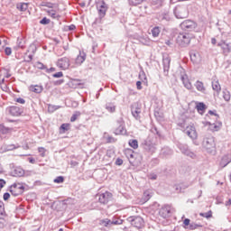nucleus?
Listing matches in <instances>:
<instances>
[{"label": "nucleus", "instance_id": "f257e3e1", "mask_svg": "<svg viewBox=\"0 0 231 231\" xmlns=\"http://www.w3.org/2000/svg\"><path fill=\"white\" fill-rule=\"evenodd\" d=\"M202 145L209 154H214V152H216V141L214 136L208 135V137H205Z\"/></svg>", "mask_w": 231, "mask_h": 231}, {"label": "nucleus", "instance_id": "f03ea898", "mask_svg": "<svg viewBox=\"0 0 231 231\" xmlns=\"http://www.w3.org/2000/svg\"><path fill=\"white\" fill-rule=\"evenodd\" d=\"M192 40V34L182 32L180 33L177 37V43L181 48H187L190 44V41Z\"/></svg>", "mask_w": 231, "mask_h": 231}, {"label": "nucleus", "instance_id": "7ed1b4c3", "mask_svg": "<svg viewBox=\"0 0 231 231\" xmlns=\"http://www.w3.org/2000/svg\"><path fill=\"white\" fill-rule=\"evenodd\" d=\"M127 221L132 225V226H134V228H137L138 230L145 226V221L140 216L129 217Z\"/></svg>", "mask_w": 231, "mask_h": 231}, {"label": "nucleus", "instance_id": "20e7f679", "mask_svg": "<svg viewBox=\"0 0 231 231\" xmlns=\"http://www.w3.org/2000/svg\"><path fill=\"white\" fill-rule=\"evenodd\" d=\"M173 14L177 19H186L189 17V10L185 5H177L174 8Z\"/></svg>", "mask_w": 231, "mask_h": 231}, {"label": "nucleus", "instance_id": "39448f33", "mask_svg": "<svg viewBox=\"0 0 231 231\" xmlns=\"http://www.w3.org/2000/svg\"><path fill=\"white\" fill-rule=\"evenodd\" d=\"M143 151H145V152H148V154H154V152H156L157 150L156 143L148 138L143 143Z\"/></svg>", "mask_w": 231, "mask_h": 231}, {"label": "nucleus", "instance_id": "423d86ee", "mask_svg": "<svg viewBox=\"0 0 231 231\" xmlns=\"http://www.w3.org/2000/svg\"><path fill=\"white\" fill-rule=\"evenodd\" d=\"M125 123L124 122V118L120 117L116 122V129L114 131V134H125Z\"/></svg>", "mask_w": 231, "mask_h": 231}, {"label": "nucleus", "instance_id": "0eeeda50", "mask_svg": "<svg viewBox=\"0 0 231 231\" xmlns=\"http://www.w3.org/2000/svg\"><path fill=\"white\" fill-rule=\"evenodd\" d=\"M97 198H98V201L101 205H107L111 199H113V194L109 191H106L104 193L97 194Z\"/></svg>", "mask_w": 231, "mask_h": 231}, {"label": "nucleus", "instance_id": "6e6552de", "mask_svg": "<svg viewBox=\"0 0 231 231\" xmlns=\"http://www.w3.org/2000/svg\"><path fill=\"white\" fill-rule=\"evenodd\" d=\"M10 192L13 196H21L24 192V186L21 183H14L11 186Z\"/></svg>", "mask_w": 231, "mask_h": 231}, {"label": "nucleus", "instance_id": "1a4fd4ad", "mask_svg": "<svg viewBox=\"0 0 231 231\" xmlns=\"http://www.w3.org/2000/svg\"><path fill=\"white\" fill-rule=\"evenodd\" d=\"M217 46L221 48L224 55H228L231 53V42H227L226 40L222 39L218 43Z\"/></svg>", "mask_w": 231, "mask_h": 231}, {"label": "nucleus", "instance_id": "9d476101", "mask_svg": "<svg viewBox=\"0 0 231 231\" xmlns=\"http://www.w3.org/2000/svg\"><path fill=\"white\" fill-rule=\"evenodd\" d=\"M196 26L197 24L191 20H185L180 23L181 30L185 32H192V30H196Z\"/></svg>", "mask_w": 231, "mask_h": 231}, {"label": "nucleus", "instance_id": "9b49d317", "mask_svg": "<svg viewBox=\"0 0 231 231\" xmlns=\"http://www.w3.org/2000/svg\"><path fill=\"white\" fill-rule=\"evenodd\" d=\"M179 149L181 152L182 154L185 156H188L189 158H192L194 160L196 158V153L190 149H189V146L187 144H179Z\"/></svg>", "mask_w": 231, "mask_h": 231}, {"label": "nucleus", "instance_id": "f8f14e48", "mask_svg": "<svg viewBox=\"0 0 231 231\" xmlns=\"http://www.w3.org/2000/svg\"><path fill=\"white\" fill-rule=\"evenodd\" d=\"M6 111L12 116H21V114L23 113V107L15 106L7 107Z\"/></svg>", "mask_w": 231, "mask_h": 231}, {"label": "nucleus", "instance_id": "ddd939ff", "mask_svg": "<svg viewBox=\"0 0 231 231\" xmlns=\"http://www.w3.org/2000/svg\"><path fill=\"white\" fill-rule=\"evenodd\" d=\"M163 72L167 77L169 75V69H171V57L169 55H164L162 58Z\"/></svg>", "mask_w": 231, "mask_h": 231}, {"label": "nucleus", "instance_id": "4468645a", "mask_svg": "<svg viewBox=\"0 0 231 231\" xmlns=\"http://www.w3.org/2000/svg\"><path fill=\"white\" fill-rule=\"evenodd\" d=\"M184 133L191 138V140H196L198 138V132H196V127L189 125L184 130Z\"/></svg>", "mask_w": 231, "mask_h": 231}, {"label": "nucleus", "instance_id": "2eb2a0df", "mask_svg": "<svg viewBox=\"0 0 231 231\" xmlns=\"http://www.w3.org/2000/svg\"><path fill=\"white\" fill-rule=\"evenodd\" d=\"M131 111L133 116L138 120V118H140V113H142V107L140 106V104L134 103L131 106Z\"/></svg>", "mask_w": 231, "mask_h": 231}, {"label": "nucleus", "instance_id": "dca6fc26", "mask_svg": "<svg viewBox=\"0 0 231 231\" xmlns=\"http://www.w3.org/2000/svg\"><path fill=\"white\" fill-rule=\"evenodd\" d=\"M57 65L60 69H68L69 68V59L67 57L61 58L58 60Z\"/></svg>", "mask_w": 231, "mask_h": 231}, {"label": "nucleus", "instance_id": "f3484780", "mask_svg": "<svg viewBox=\"0 0 231 231\" xmlns=\"http://www.w3.org/2000/svg\"><path fill=\"white\" fill-rule=\"evenodd\" d=\"M180 80L183 83L184 88H186V89H192V83H190V81L189 80V76H187V74H182L180 76Z\"/></svg>", "mask_w": 231, "mask_h": 231}, {"label": "nucleus", "instance_id": "a211bd4d", "mask_svg": "<svg viewBox=\"0 0 231 231\" xmlns=\"http://www.w3.org/2000/svg\"><path fill=\"white\" fill-rule=\"evenodd\" d=\"M230 162H231V154L228 153V154L224 155L221 158L219 165L222 169H224V167H226V165H228V163H230Z\"/></svg>", "mask_w": 231, "mask_h": 231}, {"label": "nucleus", "instance_id": "6ab92c4d", "mask_svg": "<svg viewBox=\"0 0 231 231\" xmlns=\"http://www.w3.org/2000/svg\"><path fill=\"white\" fill-rule=\"evenodd\" d=\"M190 60L194 64H199V62L201 61V56L199 55V52L192 51L190 52Z\"/></svg>", "mask_w": 231, "mask_h": 231}, {"label": "nucleus", "instance_id": "aec40b11", "mask_svg": "<svg viewBox=\"0 0 231 231\" xmlns=\"http://www.w3.org/2000/svg\"><path fill=\"white\" fill-rule=\"evenodd\" d=\"M97 10L100 17H104L106 15V12H107V6L106 5V3L102 2L97 5Z\"/></svg>", "mask_w": 231, "mask_h": 231}, {"label": "nucleus", "instance_id": "412c9836", "mask_svg": "<svg viewBox=\"0 0 231 231\" xmlns=\"http://www.w3.org/2000/svg\"><path fill=\"white\" fill-rule=\"evenodd\" d=\"M196 109L199 115H204L205 111H207V105L205 103H197Z\"/></svg>", "mask_w": 231, "mask_h": 231}, {"label": "nucleus", "instance_id": "4be33fe9", "mask_svg": "<svg viewBox=\"0 0 231 231\" xmlns=\"http://www.w3.org/2000/svg\"><path fill=\"white\" fill-rule=\"evenodd\" d=\"M12 175L21 178V177L24 176V170H23V168H21V167H16L12 171Z\"/></svg>", "mask_w": 231, "mask_h": 231}, {"label": "nucleus", "instance_id": "5701e85b", "mask_svg": "<svg viewBox=\"0 0 231 231\" xmlns=\"http://www.w3.org/2000/svg\"><path fill=\"white\" fill-rule=\"evenodd\" d=\"M86 60V53L79 51V55L76 58L77 66H80Z\"/></svg>", "mask_w": 231, "mask_h": 231}, {"label": "nucleus", "instance_id": "b1692460", "mask_svg": "<svg viewBox=\"0 0 231 231\" xmlns=\"http://www.w3.org/2000/svg\"><path fill=\"white\" fill-rule=\"evenodd\" d=\"M208 124L210 125L211 131H219V129H221V126L223 125L221 122H216V123L208 122Z\"/></svg>", "mask_w": 231, "mask_h": 231}, {"label": "nucleus", "instance_id": "393cba45", "mask_svg": "<svg viewBox=\"0 0 231 231\" xmlns=\"http://www.w3.org/2000/svg\"><path fill=\"white\" fill-rule=\"evenodd\" d=\"M172 149L169 147H163L161 151V156H164V158H167V156H172Z\"/></svg>", "mask_w": 231, "mask_h": 231}, {"label": "nucleus", "instance_id": "a878e982", "mask_svg": "<svg viewBox=\"0 0 231 231\" xmlns=\"http://www.w3.org/2000/svg\"><path fill=\"white\" fill-rule=\"evenodd\" d=\"M212 89L216 91L217 94L221 93V85L219 84L218 80L212 81Z\"/></svg>", "mask_w": 231, "mask_h": 231}, {"label": "nucleus", "instance_id": "bb28decb", "mask_svg": "<svg viewBox=\"0 0 231 231\" xmlns=\"http://www.w3.org/2000/svg\"><path fill=\"white\" fill-rule=\"evenodd\" d=\"M195 88L196 89H198L200 93H205V91H207V88H205V85L203 84V82L198 80L195 83Z\"/></svg>", "mask_w": 231, "mask_h": 231}, {"label": "nucleus", "instance_id": "cd10ccee", "mask_svg": "<svg viewBox=\"0 0 231 231\" xmlns=\"http://www.w3.org/2000/svg\"><path fill=\"white\" fill-rule=\"evenodd\" d=\"M105 107L108 113H115L116 111V105L115 103H106Z\"/></svg>", "mask_w": 231, "mask_h": 231}, {"label": "nucleus", "instance_id": "c85d7f7f", "mask_svg": "<svg viewBox=\"0 0 231 231\" xmlns=\"http://www.w3.org/2000/svg\"><path fill=\"white\" fill-rule=\"evenodd\" d=\"M161 216L162 217H169V215L171 214V208L169 207H164L160 210Z\"/></svg>", "mask_w": 231, "mask_h": 231}, {"label": "nucleus", "instance_id": "c756f323", "mask_svg": "<svg viewBox=\"0 0 231 231\" xmlns=\"http://www.w3.org/2000/svg\"><path fill=\"white\" fill-rule=\"evenodd\" d=\"M16 8L20 12H26L28 10V4L27 3H18L16 5Z\"/></svg>", "mask_w": 231, "mask_h": 231}, {"label": "nucleus", "instance_id": "7c9ffc66", "mask_svg": "<svg viewBox=\"0 0 231 231\" xmlns=\"http://www.w3.org/2000/svg\"><path fill=\"white\" fill-rule=\"evenodd\" d=\"M42 86L34 85L30 87V91H32V93H42Z\"/></svg>", "mask_w": 231, "mask_h": 231}, {"label": "nucleus", "instance_id": "2f4dec72", "mask_svg": "<svg viewBox=\"0 0 231 231\" xmlns=\"http://www.w3.org/2000/svg\"><path fill=\"white\" fill-rule=\"evenodd\" d=\"M9 133H12V129L0 125V136H3V134H9Z\"/></svg>", "mask_w": 231, "mask_h": 231}, {"label": "nucleus", "instance_id": "473e14b6", "mask_svg": "<svg viewBox=\"0 0 231 231\" xmlns=\"http://www.w3.org/2000/svg\"><path fill=\"white\" fill-rule=\"evenodd\" d=\"M222 97L226 102H230V98H231L230 91H228L227 89H224L222 91Z\"/></svg>", "mask_w": 231, "mask_h": 231}, {"label": "nucleus", "instance_id": "72a5a7b5", "mask_svg": "<svg viewBox=\"0 0 231 231\" xmlns=\"http://www.w3.org/2000/svg\"><path fill=\"white\" fill-rule=\"evenodd\" d=\"M139 42L144 46H149V44H151V39H149V37L142 36L139 38Z\"/></svg>", "mask_w": 231, "mask_h": 231}, {"label": "nucleus", "instance_id": "f704fd0d", "mask_svg": "<svg viewBox=\"0 0 231 231\" xmlns=\"http://www.w3.org/2000/svg\"><path fill=\"white\" fill-rule=\"evenodd\" d=\"M134 152L133 150H128L125 152L126 158H128L130 163H133V160H134V154H133Z\"/></svg>", "mask_w": 231, "mask_h": 231}, {"label": "nucleus", "instance_id": "c9c22d12", "mask_svg": "<svg viewBox=\"0 0 231 231\" xmlns=\"http://www.w3.org/2000/svg\"><path fill=\"white\" fill-rule=\"evenodd\" d=\"M160 21H169L171 16H169V13H162L159 15Z\"/></svg>", "mask_w": 231, "mask_h": 231}, {"label": "nucleus", "instance_id": "e433bc0d", "mask_svg": "<svg viewBox=\"0 0 231 231\" xmlns=\"http://www.w3.org/2000/svg\"><path fill=\"white\" fill-rule=\"evenodd\" d=\"M48 15L51 17L52 19H57L59 17V14H57V11L51 9L47 11Z\"/></svg>", "mask_w": 231, "mask_h": 231}, {"label": "nucleus", "instance_id": "4c0bfd02", "mask_svg": "<svg viewBox=\"0 0 231 231\" xmlns=\"http://www.w3.org/2000/svg\"><path fill=\"white\" fill-rule=\"evenodd\" d=\"M100 225H102V226H111V225L113 224L110 219L106 218V219L100 220Z\"/></svg>", "mask_w": 231, "mask_h": 231}, {"label": "nucleus", "instance_id": "58836bf2", "mask_svg": "<svg viewBox=\"0 0 231 231\" xmlns=\"http://www.w3.org/2000/svg\"><path fill=\"white\" fill-rule=\"evenodd\" d=\"M129 145L132 147V149H137L138 148V140L134 139L129 141Z\"/></svg>", "mask_w": 231, "mask_h": 231}, {"label": "nucleus", "instance_id": "ea45409f", "mask_svg": "<svg viewBox=\"0 0 231 231\" xmlns=\"http://www.w3.org/2000/svg\"><path fill=\"white\" fill-rule=\"evenodd\" d=\"M150 5H152V6H162V3H163V0H149Z\"/></svg>", "mask_w": 231, "mask_h": 231}, {"label": "nucleus", "instance_id": "a19ab883", "mask_svg": "<svg viewBox=\"0 0 231 231\" xmlns=\"http://www.w3.org/2000/svg\"><path fill=\"white\" fill-rule=\"evenodd\" d=\"M160 27H153L152 29V37H158V35H160Z\"/></svg>", "mask_w": 231, "mask_h": 231}, {"label": "nucleus", "instance_id": "79ce46f5", "mask_svg": "<svg viewBox=\"0 0 231 231\" xmlns=\"http://www.w3.org/2000/svg\"><path fill=\"white\" fill-rule=\"evenodd\" d=\"M151 193L149 191H144L143 196V199L144 203H147V201H149V199H151Z\"/></svg>", "mask_w": 231, "mask_h": 231}, {"label": "nucleus", "instance_id": "37998d69", "mask_svg": "<svg viewBox=\"0 0 231 231\" xmlns=\"http://www.w3.org/2000/svg\"><path fill=\"white\" fill-rule=\"evenodd\" d=\"M73 30H77V26L75 24H70L64 27V32H73Z\"/></svg>", "mask_w": 231, "mask_h": 231}, {"label": "nucleus", "instance_id": "c03bdc74", "mask_svg": "<svg viewBox=\"0 0 231 231\" xmlns=\"http://www.w3.org/2000/svg\"><path fill=\"white\" fill-rule=\"evenodd\" d=\"M0 216L2 217H5V216H6V211H5V204L3 202H0Z\"/></svg>", "mask_w": 231, "mask_h": 231}, {"label": "nucleus", "instance_id": "a18cd8bd", "mask_svg": "<svg viewBox=\"0 0 231 231\" xmlns=\"http://www.w3.org/2000/svg\"><path fill=\"white\" fill-rule=\"evenodd\" d=\"M6 226V219L5 217H0V228H5Z\"/></svg>", "mask_w": 231, "mask_h": 231}, {"label": "nucleus", "instance_id": "49530a36", "mask_svg": "<svg viewBox=\"0 0 231 231\" xmlns=\"http://www.w3.org/2000/svg\"><path fill=\"white\" fill-rule=\"evenodd\" d=\"M112 225H122V223H124V220L120 219V218H114L113 220H111Z\"/></svg>", "mask_w": 231, "mask_h": 231}, {"label": "nucleus", "instance_id": "de8ad7c7", "mask_svg": "<svg viewBox=\"0 0 231 231\" xmlns=\"http://www.w3.org/2000/svg\"><path fill=\"white\" fill-rule=\"evenodd\" d=\"M35 67L38 68V69H45L46 70V65H43L42 62L38 61L35 64Z\"/></svg>", "mask_w": 231, "mask_h": 231}, {"label": "nucleus", "instance_id": "09e8293b", "mask_svg": "<svg viewBox=\"0 0 231 231\" xmlns=\"http://www.w3.org/2000/svg\"><path fill=\"white\" fill-rule=\"evenodd\" d=\"M201 225L196 224V223H190L189 224V230H196V228H199Z\"/></svg>", "mask_w": 231, "mask_h": 231}, {"label": "nucleus", "instance_id": "8fccbe9b", "mask_svg": "<svg viewBox=\"0 0 231 231\" xmlns=\"http://www.w3.org/2000/svg\"><path fill=\"white\" fill-rule=\"evenodd\" d=\"M174 189H175V190L178 194H180V192H183V186L182 185L177 184V185L174 186Z\"/></svg>", "mask_w": 231, "mask_h": 231}, {"label": "nucleus", "instance_id": "3c124183", "mask_svg": "<svg viewBox=\"0 0 231 231\" xmlns=\"http://www.w3.org/2000/svg\"><path fill=\"white\" fill-rule=\"evenodd\" d=\"M60 129H61V131H63V133H66V131H69V125L62 124L60 125Z\"/></svg>", "mask_w": 231, "mask_h": 231}, {"label": "nucleus", "instance_id": "603ef678", "mask_svg": "<svg viewBox=\"0 0 231 231\" xmlns=\"http://www.w3.org/2000/svg\"><path fill=\"white\" fill-rule=\"evenodd\" d=\"M199 216L208 219L212 216V211H208V212H206V213H200Z\"/></svg>", "mask_w": 231, "mask_h": 231}, {"label": "nucleus", "instance_id": "864d4df0", "mask_svg": "<svg viewBox=\"0 0 231 231\" xmlns=\"http://www.w3.org/2000/svg\"><path fill=\"white\" fill-rule=\"evenodd\" d=\"M80 116V112H76L75 114H73L72 116L70 117V122H75L78 116Z\"/></svg>", "mask_w": 231, "mask_h": 231}, {"label": "nucleus", "instance_id": "5fc2aeb1", "mask_svg": "<svg viewBox=\"0 0 231 231\" xmlns=\"http://www.w3.org/2000/svg\"><path fill=\"white\" fill-rule=\"evenodd\" d=\"M16 44L18 48H24V41L23 39L18 38Z\"/></svg>", "mask_w": 231, "mask_h": 231}, {"label": "nucleus", "instance_id": "6e6d98bb", "mask_svg": "<svg viewBox=\"0 0 231 231\" xmlns=\"http://www.w3.org/2000/svg\"><path fill=\"white\" fill-rule=\"evenodd\" d=\"M143 0H129L130 5H134V6H136L137 5H141V3Z\"/></svg>", "mask_w": 231, "mask_h": 231}, {"label": "nucleus", "instance_id": "4d7b16f0", "mask_svg": "<svg viewBox=\"0 0 231 231\" xmlns=\"http://www.w3.org/2000/svg\"><path fill=\"white\" fill-rule=\"evenodd\" d=\"M54 183H64V177L59 176L54 180Z\"/></svg>", "mask_w": 231, "mask_h": 231}, {"label": "nucleus", "instance_id": "13d9d810", "mask_svg": "<svg viewBox=\"0 0 231 231\" xmlns=\"http://www.w3.org/2000/svg\"><path fill=\"white\" fill-rule=\"evenodd\" d=\"M51 23V20L46 18V17H43L41 21H40V24H50Z\"/></svg>", "mask_w": 231, "mask_h": 231}, {"label": "nucleus", "instance_id": "bf43d9fd", "mask_svg": "<svg viewBox=\"0 0 231 231\" xmlns=\"http://www.w3.org/2000/svg\"><path fill=\"white\" fill-rule=\"evenodd\" d=\"M40 155L44 158V156H46V149H44L43 147H40V149H38Z\"/></svg>", "mask_w": 231, "mask_h": 231}, {"label": "nucleus", "instance_id": "052dcab7", "mask_svg": "<svg viewBox=\"0 0 231 231\" xmlns=\"http://www.w3.org/2000/svg\"><path fill=\"white\" fill-rule=\"evenodd\" d=\"M115 142H116V139H115V137H113V136H107L106 137V143H115Z\"/></svg>", "mask_w": 231, "mask_h": 231}, {"label": "nucleus", "instance_id": "680f3d73", "mask_svg": "<svg viewBox=\"0 0 231 231\" xmlns=\"http://www.w3.org/2000/svg\"><path fill=\"white\" fill-rule=\"evenodd\" d=\"M63 76H64V74L61 71L57 72V73L52 75V77H54V79H60Z\"/></svg>", "mask_w": 231, "mask_h": 231}, {"label": "nucleus", "instance_id": "e2e57ef3", "mask_svg": "<svg viewBox=\"0 0 231 231\" xmlns=\"http://www.w3.org/2000/svg\"><path fill=\"white\" fill-rule=\"evenodd\" d=\"M184 228H187V226H190V219L186 218L183 221Z\"/></svg>", "mask_w": 231, "mask_h": 231}, {"label": "nucleus", "instance_id": "0e129e2a", "mask_svg": "<svg viewBox=\"0 0 231 231\" xmlns=\"http://www.w3.org/2000/svg\"><path fill=\"white\" fill-rule=\"evenodd\" d=\"M208 115H211L214 120H217V118H219V116L216 115L212 110L208 111Z\"/></svg>", "mask_w": 231, "mask_h": 231}, {"label": "nucleus", "instance_id": "69168bd1", "mask_svg": "<svg viewBox=\"0 0 231 231\" xmlns=\"http://www.w3.org/2000/svg\"><path fill=\"white\" fill-rule=\"evenodd\" d=\"M5 55H12V48L6 47L5 49Z\"/></svg>", "mask_w": 231, "mask_h": 231}, {"label": "nucleus", "instance_id": "338daca9", "mask_svg": "<svg viewBox=\"0 0 231 231\" xmlns=\"http://www.w3.org/2000/svg\"><path fill=\"white\" fill-rule=\"evenodd\" d=\"M216 203H217V205H222V203H223V198H221V197H217L216 198Z\"/></svg>", "mask_w": 231, "mask_h": 231}, {"label": "nucleus", "instance_id": "774afa93", "mask_svg": "<svg viewBox=\"0 0 231 231\" xmlns=\"http://www.w3.org/2000/svg\"><path fill=\"white\" fill-rule=\"evenodd\" d=\"M124 163V160L117 158L116 160V165H122Z\"/></svg>", "mask_w": 231, "mask_h": 231}]
</instances>
